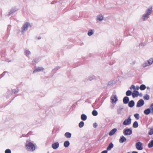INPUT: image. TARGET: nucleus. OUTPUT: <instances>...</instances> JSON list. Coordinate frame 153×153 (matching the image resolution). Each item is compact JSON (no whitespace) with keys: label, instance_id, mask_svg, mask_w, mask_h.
Masks as SVG:
<instances>
[{"label":"nucleus","instance_id":"9","mask_svg":"<svg viewBox=\"0 0 153 153\" xmlns=\"http://www.w3.org/2000/svg\"><path fill=\"white\" fill-rule=\"evenodd\" d=\"M152 7L151 6L147 8L145 12V13L150 15L152 13Z\"/></svg>","mask_w":153,"mask_h":153},{"label":"nucleus","instance_id":"36","mask_svg":"<svg viewBox=\"0 0 153 153\" xmlns=\"http://www.w3.org/2000/svg\"><path fill=\"white\" fill-rule=\"evenodd\" d=\"M134 116L137 120H138L139 118V115L138 114H134Z\"/></svg>","mask_w":153,"mask_h":153},{"label":"nucleus","instance_id":"27","mask_svg":"<svg viewBox=\"0 0 153 153\" xmlns=\"http://www.w3.org/2000/svg\"><path fill=\"white\" fill-rule=\"evenodd\" d=\"M138 125L137 122L135 121L134 122L133 125V126L134 128H137L138 127Z\"/></svg>","mask_w":153,"mask_h":153},{"label":"nucleus","instance_id":"15","mask_svg":"<svg viewBox=\"0 0 153 153\" xmlns=\"http://www.w3.org/2000/svg\"><path fill=\"white\" fill-rule=\"evenodd\" d=\"M117 131V129L116 128H114L113 129L111 130L110 131L109 133V135L110 136H112Z\"/></svg>","mask_w":153,"mask_h":153},{"label":"nucleus","instance_id":"39","mask_svg":"<svg viewBox=\"0 0 153 153\" xmlns=\"http://www.w3.org/2000/svg\"><path fill=\"white\" fill-rule=\"evenodd\" d=\"M16 11V10L15 9H13L10 12V14H12L14 12H15Z\"/></svg>","mask_w":153,"mask_h":153},{"label":"nucleus","instance_id":"37","mask_svg":"<svg viewBox=\"0 0 153 153\" xmlns=\"http://www.w3.org/2000/svg\"><path fill=\"white\" fill-rule=\"evenodd\" d=\"M149 135H152L153 134V129L152 128L150 130L149 132Z\"/></svg>","mask_w":153,"mask_h":153},{"label":"nucleus","instance_id":"32","mask_svg":"<svg viewBox=\"0 0 153 153\" xmlns=\"http://www.w3.org/2000/svg\"><path fill=\"white\" fill-rule=\"evenodd\" d=\"M132 94L131 91L130 90L127 91L126 92V94L127 96L131 95Z\"/></svg>","mask_w":153,"mask_h":153},{"label":"nucleus","instance_id":"35","mask_svg":"<svg viewBox=\"0 0 153 153\" xmlns=\"http://www.w3.org/2000/svg\"><path fill=\"white\" fill-rule=\"evenodd\" d=\"M149 109L151 110V113L153 114V103L151 104L150 106Z\"/></svg>","mask_w":153,"mask_h":153},{"label":"nucleus","instance_id":"21","mask_svg":"<svg viewBox=\"0 0 153 153\" xmlns=\"http://www.w3.org/2000/svg\"><path fill=\"white\" fill-rule=\"evenodd\" d=\"M128 106L130 107H132L134 105V101H130L128 104Z\"/></svg>","mask_w":153,"mask_h":153},{"label":"nucleus","instance_id":"1","mask_svg":"<svg viewBox=\"0 0 153 153\" xmlns=\"http://www.w3.org/2000/svg\"><path fill=\"white\" fill-rule=\"evenodd\" d=\"M25 149L28 151L33 152L36 149V145L30 140L27 141L25 145Z\"/></svg>","mask_w":153,"mask_h":153},{"label":"nucleus","instance_id":"28","mask_svg":"<svg viewBox=\"0 0 153 153\" xmlns=\"http://www.w3.org/2000/svg\"><path fill=\"white\" fill-rule=\"evenodd\" d=\"M148 62L150 65L153 63V58H151L147 60Z\"/></svg>","mask_w":153,"mask_h":153},{"label":"nucleus","instance_id":"7","mask_svg":"<svg viewBox=\"0 0 153 153\" xmlns=\"http://www.w3.org/2000/svg\"><path fill=\"white\" fill-rule=\"evenodd\" d=\"M59 142H56L53 143L51 145L52 148L53 149H56L59 147Z\"/></svg>","mask_w":153,"mask_h":153},{"label":"nucleus","instance_id":"14","mask_svg":"<svg viewBox=\"0 0 153 153\" xmlns=\"http://www.w3.org/2000/svg\"><path fill=\"white\" fill-rule=\"evenodd\" d=\"M126 139L124 136H122L120 137L119 139V142L120 143H123L124 142L126 141Z\"/></svg>","mask_w":153,"mask_h":153},{"label":"nucleus","instance_id":"19","mask_svg":"<svg viewBox=\"0 0 153 153\" xmlns=\"http://www.w3.org/2000/svg\"><path fill=\"white\" fill-rule=\"evenodd\" d=\"M24 53L25 55L28 56L31 54V52L28 50L26 49L24 51Z\"/></svg>","mask_w":153,"mask_h":153},{"label":"nucleus","instance_id":"43","mask_svg":"<svg viewBox=\"0 0 153 153\" xmlns=\"http://www.w3.org/2000/svg\"><path fill=\"white\" fill-rule=\"evenodd\" d=\"M93 126L95 128L97 126V123H95L94 124Z\"/></svg>","mask_w":153,"mask_h":153},{"label":"nucleus","instance_id":"10","mask_svg":"<svg viewBox=\"0 0 153 153\" xmlns=\"http://www.w3.org/2000/svg\"><path fill=\"white\" fill-rule=\"evenodd\" d=\"M144 104V101L142 99H140L138 101L137 106V107H140L143 106Z\"/></svg>","mask_w":153,"mask_h":153},{"label":"nucleus","instance_id":"5","mask_svg":"<svg viewBox=\"0 0 153 153\" xmlns=\"http://www.w3.org/2000/svg\"><path fill=\"white\" fill-rule=\"evenodd\" d=\"M123 133L125 135H130L132 134V131L130 129H126L124 130Z\"/></svg>","mask_w":153,"mask_h":153},{"label":"nucleus","instance_id":"12","mask_svg":"<svg viewBox=\"0 0 153 153\" xmlns=\"http://www.w3.org/2000/svg\"><path fill=\"white\" fill-rule=\"evenodd\" d=\"M139 95V93L137 91L134 90L132 94V96L133 98L137 97Z\"/></svg>","mask_w":153,"mask_h":153},{"label":"nucleus","instance_id":"25","mask_svg":"<svg viewBox=\"0 0 153 153\" xmlns=\"http://www.w3.org/2000/svg\"><path fill=\"white\" fill-rule=\"evenodd\" d=\"M65 136L67 138H70L71 137V134L69 132H66L65 134Z\"/></svg>","mask_w":153,"mask_h":153},{"label":"nucleus","instance_id":"8","mask_svg":"<svg viewBox=\"0 0 153 153\" xmlns=\"http://www.w3.org/2000/svg\"><path fill=\"white\" fill-rule=\"evenodd\" d=\"M111 99L112 102L115 103H116L118 100L117 97L116 95L112 96L111 97Z\"/></svg>","mask_w":153,"mask_h":153},{"label":"nucleus","instance_id":"3","mask_svg":"<svg viewBox=\"0 0 153 153\" xmlns=\"http://www.w3.org/2000/svg\"><path fill=\"white\" fill-rule=\"evenodd\" d=\"M31 27L30 23L28 22H26L23 25L22 28V34H24L25 31L27 30L28 28Z\"/></svg>","mask_w":153,"mask_h":153},{"label":"nucleus","instance_id":"23","mask_svg":"<svg viewBox=\"0 0 153 153\" xmlns=\"http://www.w3.org/2000/svg\"><path fill=\"white\" fill-rule=\"evenodd\" d=\"M81 118L82 120L85 121L86 120L87 117L85 114H82L81 116Z\"/></svg>","mask_w":153,"mask_h":153},{"label":"nucleus","instance_id":"24","mask_svg":"<svg viewBox=\"0 0 153 153\" xmlns=\"http://www.w3.org/2000/svg\"><path fill=\"white\" fill-rule=\"evenodd\" d=\"M144 112L145 114L148 115L151 112V111L150 109L148 108L144 110Z\"/></svg>","mask_w":153,"mask_h":153},{"label":"nucleus","instance_id":"46","mask_svg":"<svg viewBox=\"0 0 153 153\" xmlns=\"http://www.w3.org/2000/svg\"><path fill=\"white\" fill-rule=\"evenodd\" d=\"M132 153H138L137 152L135 151H134L132 152Z\"/></svg>","mask_w":153,"mask_h":153},{"label":"nucleus","instance_id":"16","mask_svg":"<svg viewBox=\"0 0 153 153\" xmlns=\"http://www.w3.org/2000/svg\"><path fill=\"white\" fill-rule=\"evenodd\" d=\"M94 30L93 29H90L88 30L87 34L89 36H91L93 35L94 33Z\"/></svg>","mask_w":153,"mask_h":153},{"label":"nucleus","instance_id":"11","mask_svg":"<svg viewBox=\"0 0 153 153\" xmlns=\"http://www.w3.org/2000/svg\"><path fill=\"white\" fill-rule=\"evenodd\" d=\"M149 15L145 13L143 14L142 16L141 19L143 21H145L149 17Z\"/></svg>","mask_w":153,"mask_h":153},{"label":"nucleus","instance_id":"20","mask_svg":"<svg viewBox=\"0 0 153 153\" xmlns=\"http://www.w3.org/2000/svg\"><path fill=\"white\" fill-rule=\"evenodd\" d=\"M129 101V99L128 97H125L123 99V102L125 104L127 103Z\"/></svg>","mask_w":153,"mask_h":153},{"label":"nucleus","instance_id":"33","mask_svg":"<svg viewBox=\"0 0 153 153\" xmlns=\"http://www.w3.org/2000/svg\"><path fill=\"white\" fill-rule=\"evenodd\" d=\"M149 96L148 94H146L144 96V99L146 100H148L149 99Z\"/></svg>","mask_w":153,"mask_h":153},{"label":"nucleus","instance_id":"30","mask_svg":"<svg viewBox=\"0 0 153 153\" xmlns=\"http://www.w3.org/2000/svg\"><path fill=\"white\" fill-rule=\"evenodd\" d=\"M153 146V140H152L148 144L149 147L150 148Z\"/></svg>","mask_w":153,"mask_h":153},{"label":"nucleus","instance_id":"38","mask_svg":"<svg viewBox=\"0 0 153 153\" xmlns=\"http://www.w3.org/2000/svg\"><path fill=\"white\" fill-rule=\"evenodd\" d=\"M129 88H130V89L131 90L132 89H133L134 90V89H135V86L134 85H132Z\"/></svg>","mask_w":153,"mask_h":153},{"label":"nucleus","instance_id":"42","mask_svg":"<svg viewBox=\"0 0 153 153\" xmlns=\"http://www.w3.org/2000/svg\"><path fill=\"white\" fill-rule=\"evenodd\" d=\"M108 85H113V83L112 81H110L108 82Z\"/></svg>","mask_w":153,"mask_h":153},{"label":"nucleus","instance_id":"44","mask_svg":"<svg viewBox=\"0 0 153 153\" xmlns=\"http://www.w3.org/2000/svg\"><path fill=\"white\" fill-rule=\"evenodd\" d=\"M108 152L107 150H104L101 153H107Z\"/></svg>","mask_w":153,"mask_h":153},{"label":"nucleus","instance_id":"2","mask_svg":"<svg viewBox=\"0 0 153 153\" xmlns=\"http://www.w3.org/2000/svg\"><path fill=\"white\" fill-rule=\"evenodd\" d=\"M104 16L102 13H99L97 15L95 19L97 23L102 22L104 20Z\"/></svg>","mask_w":153,"mask_h":153},{"label":"nucleus","instance_id":"47","mask_svg":"<svg viewBox=\"0 0 153 153\" xmlns=\"http://www.w3.org/2000/svg\"><path fill=\"white\" fill-rule=\"evenodd\" d=\"M38 39H41V38L40 37H39L38 38Z\"/></svg>","mask_w":153,"mask_h":153},{"label":"nucleus","instance_id":"31","mask_svg":"<svg viewBox=\"0 0 153 153\" xmlns=\"http://www.w3.org/2000/svg\"><path fill=\"white\" fill-rule=\"evenodd\" d=\"M123 108L122 107H120L117 110V112L119 114H121L122 112V110H123Z\"/></svg>","mask_w":153,"mask_h":153},{"label":"nucleus","instance_id":"48","mask_svg":"<svg viewBox=\"0 0 153 153\" xmlns=\"http://www.w3.org/2000/svg\"><path fill=\"white\" fill-rule=\"evenodd\" d=\"M127 153H130L129 152H127Z\"/></svg>","mask_w":153,"mask_h":153},{"label":"nucleus","instance_id":"6","mask_svg":"<svg viewBox=\"0 0 153 153\" xmlns=\"http://www.w3.org/2000/svg\"><path fill=\"white\" fill-rule=\"evenodd\" d=\"M142 143L140 142H138L135 145V146L136 149L139 150H141L143 149L142 147Z\"/></svg>","mask_w":153,"mask_h":153},{"label":"nucleus","instance_id":"45","mask_svg":"<svg viewBox=\"0 0 153 153\" xmlns=\"http://www.w3.org/2000/svg\"><path fill=\"white\" fill-rule=\"evenodd\" d=\"M146 88L148 90H149L150 89V88L149 87H146Z\"/></svg>","mask_w":153,"mask_h":153},{"label":"nucleus","instance_id":"41","mask_svg":"<svg viewBox=\"0 0 153 153\" xmlns=\"http://www.w3.org/2000/svg\"><path fill=\"white\" fill-rule=\"evenodd\" d=\"M140 89V87L138 86H137L135 87V89H134V91H137L138 90Z\"/></svg>","mask_w":153,"mask_h":153},{"label":"nucleus","instance_id":"34","mask_svg":"<svg viewBox=\"0 0 153 153\" xmlns=\"http://www.w3.org/2000/svg\"><path fill=\"white\" fill-rule=\"evenodd\" d=\"M92 114L94 116H96L98 114V113L96 110H94L92 112Z\"/></svg>","mask_w":153,"mask_h":153},{"label":"nucleus","instance_id":"18","mask_svg":"<svg viewBox=\"0 0 153 153\" xmlns=\"http://www.w3.org/2000/svg\"><path fill=\"white\" fill-rule=\"evenodd\" d=\"M113 147L114 145L112 143H111L109 144L108 146L107 147V150L108 151L110 150Z\"/></svg>","mask_w":153,"mask_h":153},{"label":"nucleus","instance_id":"13","mask_svg":"<svg viewBox=\"0 0 153 153\" xmlns=\"http://www.w3.org/2000/svg\"><path fill=\"white\" fill-rule=\"evenodd\" d=\"M44 70V68L42 67H39L36 68L33 72V73H35L36 72L42 71Z\"/></svg>","mask_w":153,"mask_h":153},{"label":"nucleus","instance_id":"22","mask_svg":"<svg viewBox=\"0 0 153 153\" xmlns=\"http://www.w3.org/2000/svg\"><path fill=\"white\" fill-rule=\"evenodd\" d=\"M70 145V142L68 141H65L64 143V146L65 148L68 147Z\"/></svg>","mask_w":153,"mask_h":153},{"label":"nucleus","instance_id":"26","mask_svg":"<svg viewBox=\"0 0 153 153\" xmlns=\"http://www.w3.org/2000/svg\"><path fill=\"white\" fill-rule=\"evenodd\" d=\"M146 88V87L143 84L141 85L140 87V89L142 91L144 90Z\"/></svg>","mask_w":153,"mask_h":153},{"label":"nucleus","instance_id":"17","mask_svg":"<svg viewBox=\"0 0 153 153\" xmlns=\"http://www.w3.org/2000/svg\"><path fill=\"white\" fill-rule=\"evenodd\" d=\"M149 65V64L147 60L144 62L141 65V66L143 68H145Z\"/></svg>","mask_w":153,"mask_h":153},{"label":"nucleus","instance_id":"40","mask_svg":"<svg viewBox=\"0 0 153 153\" xmlns=\"http://www.w3.org/2000/svg\"><path fill=\"white\" fill-rule=\"evenodd\" d=\"M5 153H11V150L9 149H7L5 151Z\"/></svg>","mask_w":153,"mask_h":153},{"label":"nucleus","instance_id":"29","mask_svg":"<svg viewBox=\"0 0 153 153\" xmlns=\"http://www.w3.org/2000/svg\"><path fill=\"white\" fill-rule=\"evenodd\" d=\"M84 122L83 121H81L79 123V128H81L84 126Z\"/></svg>","mask_w":153,"mask_h":153},{"label":"nucleus","instance_id":"4","mask_svg":"<svg viewBox=\"0 0 153 153\" xmlns=\"http://www.w3.org/2000/svg\"><path fill=\"white\" fill-rule=\"evenodd\" d=\"M131 120L130 116H129L128 119H125L123 123V124L125 126H128L130 125L131 123Z\"/></svg>","mask_w":153,"mask_h":153}]
</instances>
